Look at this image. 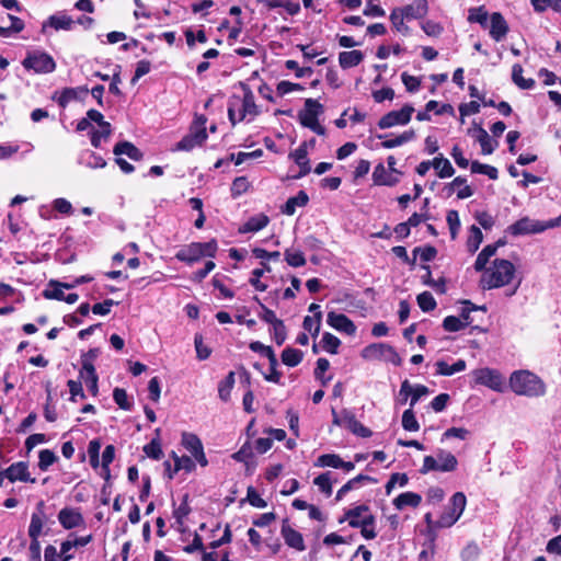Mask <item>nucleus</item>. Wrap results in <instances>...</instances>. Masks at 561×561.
<instances>
[{"mask_svg": "<svg viewBox=\"0 0 561 561\" xmlns=\"http://www.w3.org/2000/svg\"><path fill=\"white\" fill-rule=\"evenodd\" d=\"M436 374L440 376H451L456 373L463 371L466 369V362L463 359H458L455 364L448 365L444 360H438L435 364Z\"/></svg>", "mask_w": 561, "mask_h": 561, "instance_id": "obj_33", "label": "nucleus"}, {"mask_svg": "<svg viewBox=\"0 0 561 561\" xmlns=\"http://www.w3.org/2000/svg\"><path fill=\"white\" fill-rule=\"evenodd\" d=\"M450 186L459 187V191L457 192V197L460 199L468 198L473 194L472 188L469 185H467V180L462 176L455 178L450 183Z\"/></svg>", "mask_w": 561, "mask_h": 561, "instance_id": "obj_49", "label": "nucleus"}, {"mask_svg": "<svg viewBox=\"0 0 561 561\" xmlns=\"http://www.w3.org/2000/svg\"><path fill=\"white\" fill-rule=\"evenodd\" d=\"M421 501H422V497L420 494L414 493V492H404V493H401L400 495H398L393 500V505L398 510H402L407 506L416 507V506H419Z\"/></svg>", "mask_w": 561, "mask_h": 561, "instance_id": "obj_32", "label": "nucleus"}, {"mask_svg": "<svg viewBox=\"0 0 561 561\" xmlns=\"http://www.w3.org/2000/svg\"><path fill=\"white\" fill-rule=\"evenodd\" d=\"M80 377L84 380L87 388L91 391L93 396L98 394V375L95 373L94 366L84 362L82 369L80 371Z\"/></svg>", "mask_w": 561, "mask_h": 561, "instance_id": "obj_25", "label": "nucleus"}, {"mask_svg": "<svg viewBox=\"0 0 561 561\" xmlns=\"http://www.w3.org/2000/svg\"><path fill=\"white\" fill-rule=\"evenodd\" d=\"M365 514H370L368 506L358 505L354 508L348 510L345 514V517L348 520L350 526L352 527V520L360 522Z\"/></svg>", "mask_w": 561, "mask_h": 561, "instance_id": "obj_60", "label": "nucleus"}, {"mask_svg": "<svg viewBox=\"0 0 561 561\" xmlns=\"http://www.w3.org/2000/svg\"><path fill=\"white\" fill-rule=\"evenodd\" d=\"M268 217L261 214L254 217H251L240 229L241 233L245 232H256L265 228L268 224Z\"/></svg>", "mask_w": 561, "mask_h": 561, "instance_id": "obj_34", "label": "nucleus"}, {"mask_svg": "<svg viewBox=\"0 0 561 561\" xmlns=\"http://www.w3.org/2000/svg\"><path fill=\"white\" fill-rule=\"evenodd\" d=\"M510 31V26L500 12H494L490 15V36L495 42H501L505 38Z\"/></svg>", "mask_w": 561, "mask_h": 561, "instance_id": "obj_17", "label": "nucleus"}, {"mask_svg": "<svg viewBox=\"0 0 561 561\" xmlns=\"http://www.w3.org/2000/svg\"><path fill=\"white\" fill-rule=\"evenodd\" d=\"M432 168L436 170L437 175L440 179L450 178L455 173V169L451 163L443 154H438L433 159Z\"/></svg>", "mask_w": 561, "mask_h": 561, "instance_id": "obj_30", "label": "nucleus"}, {"mask_svg": "<svg viewBox=\"0 0 561 561\" xmlns=\"http://www.w3.org/2000/svg\"><path fill=\"white\" fill-rule=\"evenodd\" d=\"M479 546L474 542H470L462 549L460 557L462 561H476L479 558Z\"/></svg>", "mask_w": 561, "mask_h": 561, "instance_id": "obj_62", "label": "nucleus"}, {"mask_svg": "<svg viewBox=\"0 0 561 561\" xmlns=\"http://www.w3.org/2000/svg\"><path fill=\"white\" fill-rule=\"evenodd\" d=\"M419 307L425 311H432L436 308V300L430 291H423L416 297Z\"/></svg>", "mask_w": 561, "mask_h": 561, "instance_id": "obj_54", "label": "nucleus"}, {"mask_svg": "<svg viewBox=\"0 0 561 561\" xmlns=\"http://www.w3.org/2000/svg\"><path fill=\"white\" fill-rule=\"evenodd\" d=\"M172 457L174 459V472L182 469L185 471H192L195 468L194 461L187 456L179 457L175 453H172Z\"/></svg>", "mask_w": 561, "mask_h": 561, "instance_id": "obj_57", "label": "nucleus"}, {"mask_svg": "<svg viewBox=\"0 0 561 561\" xmlns=\"http://www.w3.org/2000/svg\"><path fill=\"white\" fill-rule=\"evenodd\" d=\"M321 345H322V348L325 352H328L330 354H336L337 350H339V347L341 345V341L335 335H333V334H331L329 332H325L322 335Z\"/></svg>", "mask_w": 561, "mask_h": 561, "instance_id": "obj_48", "label": "nucleus"}, {"mask_svg": "<svg viewBox=\"0 0 561 561\" xmlns=\"http://www.w3.org/2000/svg\"><path fill=\"white\" fill-rule=\"evenodd\" d=\"M489 13L483 5L471 8L468 11V21L479 23L482 27L486 26Z\"/></svg>", "mask_w": 561, "mask_h": 561, "instance_id": "obj_42", "label": "nucleus"}, {"mask_svg": "<svg viewBox=\"0 0 561 561\" xmlns=\"http://www.w3.org/2000/svg\"><path fill=\"white\" fill-rule=\"evenodd\" d=\"M467 504L466 495L462 492H456L450 501L446 511L438 518V527L453 526L462 515Z\"/></svg>", "mask_w": 561, "mask_h": 561, "instance_id": "obj_10", "label": "nucleus"}, {"mask_svg": "<svg viewBox=\"0 0 561 561\" xmlns=\"http://www.w3.org/2000/svg\"><path fill=\"white\" fill-rule=\"evenodd\" d=\"M467 327V323H465L460 318H457L455 316H448L443 321V328L447 332H458Z\"/></svg>", "mask_w": 561, "mask_h": 561, "instance_id": "obj_56", "label": "nucleus"}, {"mask_svg": "<svg viewBox=\"0 0 561 561\" xmlns=\"http://www.w3.org/2000/svg\"><path fill=\"white\" fill-rule=\"evenodd\" d=\"M327 323L339 332L353 335L356 332V325L343 313L330 311L327 316Z\"/></svg>", "mask_w": 561, "mask_h": 561, "instance_id": "obj_16", "label": "nucleus"}, {"mask_svg": "<svg viewBox=\"0 0 561 561\" xmlns=\"http://www.w3.org/2000/svg\"><path fill=\"white\" fill-rule=\"evenodd\" d=\"M504 242L502 241H499L497 243L495 244H489L486 245L477 256V260H476V263H474V268L480 272V271H484L485 270V265L488 263V261L490 260V257H492L495 253H496V250L500 245H503Z\"/></svg>", "mask_w": 561, "mask_h": 561, "instance_id": "obj_31", "label": "nucleus"}, {"mask_svg": "<svg viewBox=\"0 0 561 561\" xmlns=\"http://www.w3.org/2000/svg\"><path fill=\"white\" fill-rule=\"evenodd\" d=\"M449 226L451 239H456L460 228V219L457 210H449L446 216Z\"/></svg>", "mask_w": 561, "mask_h": 561, "instance_id": "obj_61", "label": "nucleus"}, {"mask_svg": "<svg viewBox=\"0 0 561 561\" xmlns=\"http://www.w3.org/2000/svg\"><path fill=\"white\" fill-rule=\"evenodd\" d=\"M144 453L154 460L161 459L163 453L159 438H153L149 444L144 446Z\"/></svg>", "mask_w": 561, "mask_h": 561, "instance_id": "obj_55", "label": "nucleus"}, {"mask_svg": "<svg viewBox=\"0 0 561 561\" xmlns=\"http://www.w3.org/2000/svg\"><path fill=\"white\" fill-rule=\"evenodd\" d=\"M321 112L322 105L317 100L307 99L304 108L298 114L300 124L318 135H324L325 129L318 121Z\"/></svg>", "mask_w": 561, "mask_h": 561, "instance_id": "obj_8", "label": "nucleus"}, {"mask_svg": "<svg viewBox=\"0 0 561 561\" xmlns=\"http://www.w3.org/2000/svg\"><path fill=\"white\" fill-rule=\"evenodd\" d=\"M469 133L476 136L483 154H491L497 147V141L492 140L484 128L477 126L474 129H469Z\"/></svg>", "mask_w": 561, "mask_h": 561, "instance_id": "obj_23", "label": "nucleus"}, {"mask_svg": "<svg viewBox=\"0 0 561 561\" xmlns=\"http://www.w3.org/2000/svg\"><path fill=\"white\" fill-rule=\"evenodd\" d=\"M476 385L485 386L493 391L503 392L505 390V381L502 374L493 368L483 367L472 371Z\"/></svg>", "mask_w": 561, "mask_h": 561, "instance_id": "obj_11", "label": "nucleus"}, {"mask_svg": "<svg viewBox=\"0 0 561 561\" xmlns=\"http://www.w3.org/2000/svg\"><path fill=\"white\" fill-rule=\"evenodd\" d=\"M182 444L202 467L207 466L208 461L204 453L203 444L195 434L183 433Z\"/></svg>", "mask_w": 561, "mask_h": 561, "instance_id": "obj_14", "label": "nucleus"}, {"mask_svg": "<svg viewBox=\"0 0 561 561\" xmlns=\"http://www.w3.org/2000/svg\"><path fill=\"white\" fill-rule=\"evenodd\" d=\"M22 65L26 70H33L36 73H50L56 69L54 58L42 50L27 53Z\"/></svg>", "mask_w": 561, "mask_h": 561, "instance_id": "obj_9", "label": "nucleus"}, {"mask_svg": "<svg viewBox=\"0 0 561 561\" xmlns=\"http://www.w3.org/2000/svg\"><path fill=\"white\" fill-rule=\"evenodd\" d=\"M207 139L206 118L201 115L194 119L190 133L176 144V150L191 151Z\"/></svg>", "mask_w": 561, "mask_h": 561, "instance_id": "obj_6", "label": "nucleus"}, {"mask_svg": "<svg viewBox=\"0 0 561 561\" xmlns=\"http://www.w3.org/2000/svg\"><path fill=\"white\" fill-rule=\"evenodd\" d=\"M113 398L116 404L123 410H130L131 404L128 401L127 393L124 389L115 388L113 392Z\"/></svg>", "mask_w": 561, "mask_h": 561, "instance_id": "obj_64", "label": "nucleus"}, {"mask_svg": "<svg viewBox=\"0 0 561 561\" xmlns=\"http://www.w3.org/2000/svg\"><path fill=\"white\" fill-rule=\"evenodd\" d=\"M353 528H360L362 536L365 539H374L377 534L375 531V517L371 514H365L360 522L352 520Z\"/></svg>", "mask_w": 561, "mask_h": 561, "instance_id": "obj_26", "label": "nucleus"}, {"mask_svg": "<svg viewBox=\"0 0 561 561\" xmlns=\"http://www.w3.org/2000/svg\"><path fill=\"white\" fill-rule=\"evenodd\" d=\"M404 20H407L405 16L401 13V11L394 9L390 14V21L392 23V26L396 28L397 32L401 33L402 35H409L410 28L404 23Z\"/></svg>", "mask_w": 561, "mask_h": 561, "instance_id": "obj_47", "label": "nucleus"}, {"mask_svg": "<svg viewBox=\"0 0 561 561\" xmlns=\"http://www.w3.org/2000/svg\"><path fill=\"white\" fill-rule=\"evenodd\" d=\"M396 9L401 11L407 20L422 19L427 14L428 4L426 0H414L411 4Z\"/></svg>", "mask_w": 561, "mask_h": 561, "instance_id": "obj_20", "label": "nucleus"}, {"mask_svg": "<svg viewBox=\"0 0 561 561\" xmlns=\"http://www.w3.org/2000/svg\"><path fill=\"white\" fill-rule=\"evenodd\" d=\"M482 240H483V234H482V231L480 230V228H478L476 226H471L470 231H469V237L467 240L468 251L471 253H474L479 249Z\"/></svg>", "mask_w": 561, "mask_h": 561, "instance_id": "obj_46", "label": "nucleus"}, {"mask_svg": "<svg viewBox=\"0 0 561 561\" xmlns=\"http://www.w3.org/2000/svg\"><path fill=\"white\" fill-rule=\"evenodd\" d=\"M508 382L511 390L517 396L537 398L546 393V385L542 379L527 369L513 371Z\"/></svg>", "mask_w": 561, "mask_h": 561, "instance_id": "obj_1", "label": "nucleus"}, {"mask_svg": "<svg viewBox=\"0 0 561 561\" xmlns=\"http://www.w3.org/2000/svg\"><path fill=\"white\" fill-rule=\"evenodd\" d=\"M414 138L415 131L413 129H409L392 139H387L382 141L381 146L387 149L396 148L411 141Z\"/></svg>", "mask_w": 561, "mask_h": 561, "instance_id": "obj_38", "label": "nucleus"}, {"mask_svg": "<svg viewBox=\"0 0 561 561\" xmlns=\"http://www.w3.org/2000/svg\"><path fill=\"white\" fill-rule=\"evenodd\" d=\"M114 153L116 156H122V154H126L127 157H129L130 159L133 160H140L142 154L141 152L139 151L138 148H136L131 142L129 141H123V142H118L115 147H114Z\"/></svg>", "mask_w": 561, "mask_h": 561, "instance_id": "obj_36", "label": "nucleus"}, {"mask_svg": "<svg viewBox=\"0 0 561 561\" xmlns=\"http://www.w3.org/2000/svg\"><path fill=\"white\" fill-rule=\"evenodd\" d=\"M217 252V243L211 240L209 242H193L181 249L175 257L188 264L199 261L204 256L214 257Z\"/></svg>", "mask_w": 561, "mask_h": 561, "instance_id": "obj_5", "label": "nucleus"}, {"mask_svg": "<svg viewBox=\"0 0 561 561\" xmlns=\"http://www.w3.org/2000/svg\"><path fill=\"white\" fill-rule=\"evenodd\" d=\"M280 534L288 547L298 551H304L306 549L302 535L294 529L286 520L282 525Z\"/></svg>", "mask_w": 561, "mask_h": 561, "instance_id": "obj_18", "label": "nucleus"}, {"mask_svg": "<svg viewBox=\"0 0 561 561\" xmlns=\"http://www.w3.org/2000/svg\"><path fill=\"white\" fill-rule=\"evenodd\" d=\"M302 356L300 350L287 347L282 353V362L289 367H295L300 364Z\"/></svg>", "mask_w": 561, "mask_h": 561, "instance_id": "obj_41", "label": "nucleus"}, {"mask_svg": "<svg viewBox=\"0 0 561 561\" xmlns=\"http://www.w3.org/2000/svg\"><path fill=\"white\" fill-rule=\"evenodd\" d=\"M313 484L327 496H330L332 494V472L327 471L319 474L314 478Z\"/></svg>", "mask_w": 561, "mask_h": 561, "instance_id": "obj_44", "label": "nucleus"}, {"mask_svg": "<svg viewBox=\"0 0 561 561\" xmlns=\"http://www.w3.org/2000/svg\"><path fill=\"white\" fill-rule=\"evenodd\" d=\"M290 157L300 167V175H306L310 171L308 152L305 146L297 148Z\"/></svg>", "mask_w": 561, "mask_h": 561, "instance_id": "obj_37", "label": "nucleus"}, {"mask_svg": "<svg viewBox=\"0 0 561 561\" xmlns=\"http://www.w3.org/2000/svg\"><path fill=\"white\" fill-rule=\"evenodd\" d=\"M402 426L405 431L416 432L420 430V424L413 412V408L405 410L402 414Z\"/></svg>", "mask_w": 561, "mask_h": 561, "instance_id": "obj_52", "label": "nucleus"}, {"mask_svg": "<svg viewBox=\"0 0 561 561\" xmlns=\"http://www.w3.org/2000/svg\"><path fill=\"white\" fill-rule=\"evenodd\" d=\"M343 420L344 427L348 428L352 433L360 437H369L371 435L370 430H368L359 421H357L355 415L346 409L343 410Z\"/></svg>", "mask_w": 561, "mask_h": 561, "instance_id": "obj_22", "label": "nucleus"}, {"mask_svg": "<svg viewBox=\"0 0 561 561\" xmlns=\"http://www.w3.org/2000/svg\"><path fill=\"white\" fill-rule=\"evenodd\" d=\"M73 284H64L57 280H50L47 287L43 291V296L46 299L64 300V289L73 288Z\"/></svg>", "mask_w": 561, "mask_h": 561, "instance_id": "obj_27", "label": "nucleus"}, {"mask_svg": "<svg viewBox=\"0 0 561 561\" xmlns=\"http://www.w3.org/2000/svg\"><path fill=\"white\" fill-rule=\"evenodd\" d=\"M243 89V98L233 95L229 101L228 107V116L229 121L232 125H236L238 122L250 117V119L254 118L259 114V108L254 101L253 92L245 84H241Z\"/></svg>", "mask_w": 561, "mask_h": 561, "instance_id": "obj_2", "label": "nucleus"}, {"mask_svg": "<svg viewBox=\"0 0 561 561\" xmlns=\"http://www.w3.org/2000/svg\"><path fill=\"white\" fill-rule=\"evenodd\" d=\"M271 267L267 264H263V268H255L252 272V277L250 278L251 285L259 291H265L267 286L260 280L262 278V275L265 272H270Z\"/></svg>", "mask_w": 561, "mask_h": 561, "instance_id": "obj_53", "label": "nucleus"}, {"mask_svg": "<svg viewBox=\"0 0 561 561\" xmlns=\"http://www.w3.org/2000/svg\"><path fill=\"white\" fill-rule=\"evenodd\" d=\"M285 260L293 267H299L306 264V259L301 251H285Z\"/></svg>", "mask_w": 561, "mask_h": 561, "instance_id": "obj_58", "label": "nucleus"}, {"mask_svg": "<svg viewBox=\"0 0 561 561\" xmlns=\"http://www.w3.org/2000/svg\"><path fill=\"white\" fill-rule=\"evenodd\" d=\"M99 127L100 129L93 131L91 136V144L96 148L101 145V140L108 138L112 133L111 124L107 122L102 123Z\"/></svg>", "mask_w": 561, "mask_h": 561, "instance_id": "obj_50", "label": "nucleus"}, {"mask_svg": "<svg viewBox=\"0 0 561 561\" xmlns=\"http://www.w3.org/2000/svg\"><path fill=\"white\" fill-rule=\"evenodd\" d=\"M515 274V266L507 260H495L491 267L484 270L481 278L483 288L492 289L510 284Z\"/></svg>", "mask_w": 561, "mask_h": 561, "instance_id": "obj_3", "label": "nucleus"}, {"mask_svg": "<svg viewBox=\"0 0 561 561\" xmlns=\"http://www.w3.org/2000/svg\"><path fill=\"white\" fill-rule=\"evenodd\" d=\"M471 172L477 174H485L491 180H496L499 175L496 168L489 164L480 163L479 161H473L471 163Z\"/></svg>", "mask_w": 561, "mask_h": 561, "instance_id": "obj_51", "label": "nucleus"}, {"mask_svg": "<svg viewBox=\"0 0 561 561\" xmlns=\"http://www.w3.org/2000/svg\"><path fill=\"white\" fill-rule=\"evenodd\" d=\"M233 385H234V373L230 371L227 375V377L219 382V386H218V394L222 401L227 402L229 400Z\"/></svg>", "mask_w": 561, "mask_h": 561, "instance_id": "obj_43", "label": "nucleus"}, {"mask_svg": "<svg viewBox=\"0 0 561 561\" xmlns=\"http://www.w3.org/2000/svg\"><path fill=\"white\" fill-rule=\"evenodd\" d=\"M549 226L550 225H543L542 221L535 220L529 217H523L508 226L506 232L514 237L540 233L549 229Z\"/></svg>", "mask_w": 561, "mask_h": 561, "instance_id": "obj_12", "label": "nucleus"}, {"mask_svg": "<svg viewBox=\"0 0 561 561\" xmlns=\"http://www.w3.org/2000/svg\"><path fill=\"white\" fill-rule=\"evenodd\" d=\"M458 466L457 458L445 449H438L435 456H425L421 473L426 474L430 471L451 472Z\"/></svg>", "mask_w": 561, "mask_h": 561, "instance_id": "obj_4", "label": "nucleus"}, {"mask_svg": "<svg viewBox=\"0 0 561 561\" xmlns=\"http://www.w3.org/2000/svg\"><path fill=\"white\" fill-rule=\"evenodd\" d=\"M232 458L237 461L244 462L248 470L255 467V462L252 460V448L249 444H244L237 453L232 455Z\"/></svg>", "mask_w": 561, "mask_h": 561, "instance_id": "obj_39", "label": "nucleus"}, {"mask_svg": "<svg viewBox=\"0 0 561 561\" xmlns=\"http://www.w3.org/2000/svg\"><path fill=\"white\" fill-rule=\"evenodd\" d=\"M5 476L11 482H35V479L30 477L27 463L23 461L12 463L8 469H5Z\"/></svg>", "mask_w": 561, "mask_h": 561, "instance_id": "obj_19", "label": "nucleus"}, {"mask_svg": "<svg viewBox=\"0 0 561 561\" xmlns=\"http://www.w3.org/2000/svg\"><path fill=\"white\" fill-rule=\"evenodd\" d=\"M342 458L337 454H323L319 456L314 462L316 467H331L340 469Z\"/></svg>", "mask_w": 561, "mask_h": 561, "instance_id": "obj_45", "label": "nucleus"}, {"mask_svg": "<svg viewBox=\"0 0 561 561\" xmlns=\"http://www.w3.org/2000/svg\"><path fill=\"white\" fill-rule=\"evenodd\" d=\"M512 80L520 89H531L535 85L533 79L523 77V67L519 64H515L512 68Z\"/></svg>", "mask_w": 561, "mask_h": 561, "instance_id": "obj_40", "label": "nucleus"}, {"mask_svg": "<svg viewBox=\"0 0 561 561\" xmlns=\"http://www.w3.org/2000/svg\"><path fill=\"white\" fill-rule=\"evenodd\" d=\"M362 357L366 360H382L400 366L402 359L396 350L385 343H374L363 348Z\"/></svg>", "mask_w": 561, "mask_h": 561, "instance_id": "obj_7", "label": "nucleus"}, {"mask_svg": "<svg viewBox=\"0 0 561 561\" xmlns=\"http://www.w3.org/2000/svg\"><path fill=\"white\" fill-rule=\"evenodd\" d=\"M57 457L49 449H43L39 451L38 467L42 471H46L55 461Z\"/></svg>", "mask_w": 561, "mask_h": 561, "instance_id": "obj_59", "label": "nucleus"}, {"mask_svg": "<svg viewBox=\"0 0 561 561\" xmlns=\"http://www.w3.org/2000/svg\"><path fill=\"white\" fill-rule=\"evenodd\" d=\"M53 27L56 31L65 30L69 31L73 26V21L70 16L58 13L50 15L46 22L43 23L42 31L45 32L46 27Z\"/></svg>", "mask_w": 561, "mask_h": 561, "instance_id": "obj_24", "label": "nucleus"}, {"mask_svg": "<svg viewBox=\"0 0 561 561\" xmlns=\"http://www.w3.org/2000/svg\"><path fill=\"white\" fill-rule=\"evenodd\" d=\"M309 197L305 191H299L296 196L287 199L283 206L282 211L288 216H293L298 207H304L308 204Z\"/></svg>", "mask_w": 561, "mask_h": 561, "instance_id": "obj_28", "label": "nucleus"}, {"mask_svg": "<svg viewBox=\"0 0 561 561\" xmlns=\"http://www.w3.org/2000/svg\"><path fill=\"white\" fill-rule=\"evenodd\" d=\"M44 527V513H33L31 517V523L28 526V536L31 541H39L38 538L42 535V530Z\"/></svg>", "mask_w": 561, "mask_h": 561, "instance_id": "obj_35", "label": "nucleus"}, {"mask_svg": "<svg viewBox=\"0 0 561 561\" xmlns=\"http://www.w3.org/2000/svg\"><path fill=\"white\" fill-rule=\"evenodd\" d=\"M364 59V54L360 50L342 51L339 55V64L343 69L356 67Z\"/></svg>", "mask_w": 561, "mask_h": 561, "instance_id": "obj_29", "label": "nucleus"}, {"mask_svg": "<svg viewBox=\"0 0 561 561\" xmlns=\"http://www.w3.org/2000/svg\"><path fill=\"white\" fill-rule=\"evenodd\" d=\"M58 522L65 529L84 526V518L78 508L64 507L58 513Z\"/></svg>", "mask_w": 561, "mask_h": 561, "instance_id": "obj_15", "label": "nucleus"}, {"mask_svg": "<svg viewBox=\"0 0 561 561\" xmlns=\"http://www.w3.org/2000/svg\"><path fill=\"white\" fill-rule=\"evenodd\" d=\"M302 325H304L305 330L311 332L313 337H316V336H318V334L320 332V327H321L320 317L307 316L304 319Z\"/></svg>", "mask_w": 561, "mask_h": 561, "instance_id": "obj_63", "label": "nucleus"}, {"mask_svg": "<svg viewBox=\"0 0 561 561\" xmlns=\"http://www.w3.org/2000/svg\"><path fill=\"white\" fill-rule=\"evenodd\" d=\"M413 113L414 107L411 104H405L401 110L391 111L383 115L378 122V127L387 129L399 125H407L411 121Z\"/></svg>", "mask_w": 561, "mask_h": 561, "instance_id": "obj_13", "label": "nucleus"}, {"mask_svg": "<svg viewBox=\"0 0 561 561\" xmlns=\"http://www.w3.org/2000/svg\"><path fill=\"white\" fill-rule=\"evenodd\" d=\"M373 181L377 185L394 186L399 182L398 174L387 171L383 164L375 167L373 172Z\"/></svg>", "mask_w": 561, "mask_h": 561, "instance_id": "obj_21", "label": "nucleus"}]
</instances>
